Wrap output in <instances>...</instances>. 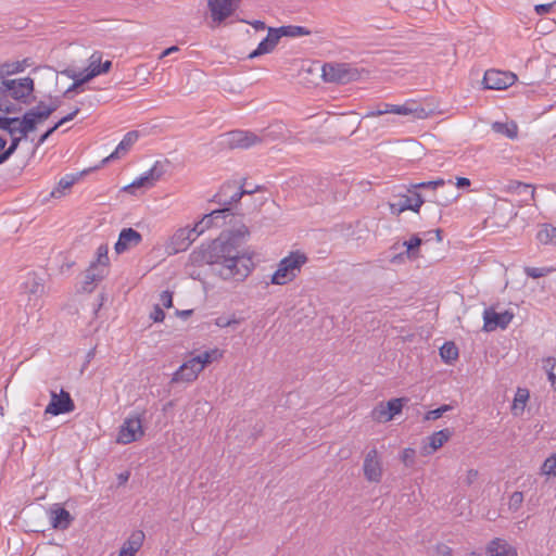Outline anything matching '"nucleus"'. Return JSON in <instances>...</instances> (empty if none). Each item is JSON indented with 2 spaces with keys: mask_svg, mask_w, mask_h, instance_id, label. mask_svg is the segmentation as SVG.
Instances as JSON below:
<instances>
[{
  "mask_svg": "<svg viewBox=\"0 0 556 556\" xmlns=\"http://www.w3.org/2000/svg\"><path fill=\"white\" fill-rule=\"evenodd\" d=\"M392 114L399 115H416L419 118H424L426 116V111L424 108L415 106L413 104L406 103L403 105L392 104V108L389 109Z\"/></svg>",
  "mask_w": 556,
  "mask_h": 556,
  "instance_id": "bb28decb",
  "label": "nucleus"
},
{
  "mask_svg": "<svg viewBox=\"0 0 556 556\" xmlns=\"http://www.w3.org/2000/svg\"><path fill=\"white\" fill-rule=\"evenodd\" d=\"M248 233V228L242 227L238 235H231L227 239L219 236L206 248H201L190 254V261L194 265L207 264L212 270L224 280L243 281L252 268L250 257H244L238 250L240 236Z\"/></svg>",
  "mask_w": 556,
  "mask_h": 556,
  "instance_id": "f257e3e1",
  "label": "nucleus"
},
{
  "mask_svg": "<svg viewBox=\"0 0 556 556\" xmlns=\"http://www.w3.org/2000/svg\"><path fill=\"white\" fill-rule=\"evenodd\" d=\"M364 477L368 482L379 483L383 476L382 459L376 447L370 448L363 463Z\"/></svg>",
  "mask_w": 556,
  "mask_h": 556,
  "instance_id": "6e6552de",
  "label": "nucleus"
},
{
  "mask_svg": "<svg viewBox=\"0 0 556 556\" xmlns=\"http://www.w3.org/2000/svg\"><path fill=\"white\" fill-rule=\"evenodd\" d=\"M144 533L141 530L132 531L129 538L124 542V546L135 555L141 548L144 541Z\"/></svg>",
  "mask_w": 556,
  "mask_h": 556,
  "instance_id": "cd10ccee",
  "label": "nucleus"
},
{
  "mask_svg": "<svg viewBox=\"0 0 556 556\" xmlns=\"http://www.w3.org/2000/svg\"><path fill=\"white\" fill-rule=\"evenodd\" d=\"M242 22L250 24L256 30H264L266 28V25L263 21L256 20L253 22H249V21L242 20Z\"/></svg>",
  "mask_w": 556,
  "mask_h": 556,
  "instance_id": "338daca9",
  "label": "nucleus"
},
{
  "mask_svg": "<svg viewBox=\"0 0 556 556\" xmlns=\"http://www.w3.org/2000/svg\"><path fill=\"white\" fill-rule=\"evenodd\" d=\"M445 181L443 179H437V180H430V181H422L416 185H413L414 188H432L435 189L438 187L444 186Z\"/></svg>",
  "mask_w": 556,
  "mask_h": 556,
  "instance_id": "864d4df0",
  "label": "nucleus"
},
{
  "mask_svg": "<svg viewBox=\"0 0 556 556\" xmlns=\"http://www.w3.org/2000/svg\"><path fill=\"white\" fill-rule=\"evenodd\" d=\"M79 113V108H76L74 111H72L71 113H68L67 115H65L64 117H62L55 125L56 127H60L62 125H64L65 123L74 119L77 114Z\"/></svg>",
  "mask_w": 556,
  "mask_h": 556,
  "instance_id": "0e129e2a",
  "label": "nucleus"
},
{
  "mask_svg": "<svg viewBox=\"0 0 556 556\" xmlns=\"http://www.w3.org/2000/svg\"><path fill=\"white\" fill-rule=\"evenodd\" d=\"M486 556H518L514 546L502 539L492 540L486 546Z\"/></svg>",
  "mask_w": 556,
  "mask_h": 556,
  "instance_id": "5701e85b",
  "label": "nucleus"
},
{
  "mask_svg": "<svg viewBox=\"0 0 556 556\" xmlns=\"http://www.w3.org/2000/svg\"><path fill=\"white\" fill-rule=\"evenodd\" d=\"M168 161H156L154 165L146 172L142 176L134 180L130 185L124 188L125 191H129L132 188L146 187L150 188L159 181L166 173Z\"/></svg>",
  "mask_w": 556,
  "mask_h": 556,
  "instance_id": "1a4fd4ad",
  "label": "nucleus"
},
{
  "mask_svg": "<svg viewBox=\"0 0 556 556\" xmlns=\"http://www.w3.org/2000/svg\"><path fill=\"white\" fill-rule=\"evenodd\" d=\"M102 59V54L100 52H93L89 58V65L86 71L100 70V61Z\"/></svg>",
  "mask_w": 556,
  "mask_h": 556,
  "instance_id": "603ef678",
  "label": "nucleus"
},
{
  "mask_svg": "<svg viewBox=\"0 0 556 556\" xmlns=\"http://www.w3.org/2000/svg\"><path fill=\"white\" fill-rule=\"evenodd\" d=\"M18 121H20L18 117L0 116V129H2V130L9 129L10 125L16 124Z\"/></svg>",
  "mask_w": 556,
  "mask_h": 556,
  "instance_id": "052dcab7",
  "label": "nucleus"
},
{
  "mask_svg": "<svg viewBox=\"0 0 556 556\" xmlns=\"http://www.w3.org/2000/svg\"><path fill=\"white\" fill-rule=\"evenodd\" d=\"M228 212H230V207H223L219 210H214L210 214L204 215V217L193 227L195 229V237H199L211 227H219V223L216 222V214H225Z\"/></svg>",
  "mask_w": 556,
  "mask_h": 556,
  "instance_id": "b1692460",
  "label": "nucleus"
},
{
  "mask_svg": "<svg viewBox=\"0 0 556 556\" xmlns=\"http://www.w3.org/2000/svg\"><path fill=\"white\" fill-rule=\"evenodd\" d=\"M388 415L386 406L382 403L372 410V418L379 422H387L391 420L392 418H389Z\"/></svg>",
  "mask_w": 556,
  "mask_h": 556,
  "instance_id": "de8ad7c7",
  "label": "nucleus"
},
{
  "mask_svg": "<svg viewBox=\"0 0 556 556\" xmlns=\"http://www.w3.org/2000/svg\"><path fill=\"white\" fill-rule=\"evenodd\" d=\"M60 99L55 98L53 99L45 110H39L42 116H45V119L49 118L52 113H54L58 108L60 106Z\"/></svg>",
  "mask_w": 556,
  "mask_h": 556,
  "instance_id": "8fccbe9b",
  "label": "nucleus"
},
{
  "mask_svg": "<svg viewBox=\"0 0 556 556\" xmlns=\"http://www.w3.org/2000/svg\"><path fill=\"white\" fill-rule=\"evenodd\" d=\"M190 233H195L194 228H180L172 237L170 242L167 247L169 253L176 254L186 251L189 245L198 238H190Z\"/></svg>",
  "mask_w": 556,
  "mask_h": 556,
  "instance_id": "f3484780",
  "label": "nucleus"
},
{
  "mask_svg": "<svg viewBox=\"0 0 556 556\" xmlns=\"http://www.w3.org/2000/svg\"><path fill=\"white\" fill-rule=\"evenodd\" d=\"M49 518L52 528L56 530H66L74 521L70 511L58 504L50 508Z\"/></svg>",
  "mask_w": 556,
  "mask_h": 556,
  "instance_id": "6ab92c4d",
  "label": "nucleus"
},
{
  "mask_svg": "<svg viewBox=\"0 0 556 556\" xmlns=\"http://www.w3.org/2000/svg\"><path fill=\"white\" fill-rule=\"evenodd\" d=\"M217 353L218 350L205 351L202 354L191 358L190 364L193 363V365L198 368L197 370L202 371L207 364L212 363L213 355H216Z\"/></svg>",
  "mask_w": 556,
  "mask_h": 556,
  "instance_id": "2f4dec72",
  "label": "nucleus"
},
{
  "mask_svg": "<svg viewBox=\"0 0 556 556\" xmlns=\"http://www.w3.org/2000/svg\"><path fill=\"white\" fill-rule=\"evenodd\" d=\"M278 33L281 37H301V36H308L312 34V31L303 26H296V25H287L278 27Z\"/></svg>",
  "mask_w": 556,
  "mask_h": 556,
  "instance_id": "c756f323",
  "label": "nucleus"
},
{
  "mask_svg": "<svg viewBox=\"0 0 556 556\" xmlns=\"http://www.w3.org/2000/svg\"><path fill=\"white\" fill-rule=\"evenodd\" d=\"M400 459L405 467H414L416 464V451L412 447L404 448L400 455Z\"/></svg>",
  "mask_w": 556,
  "mask_h": 556,
  "instance_id": "79ce46f5",
  "label": "nucleus"
},
{
  "mask_svg": "<svg viewBox=\"0 0 556 556\" xmlns=\"http://www.w3.org/2000/svg\"><path fill=\"white\" fill-rule=\"evenodd\" d=\"M241 0H208L207 5L214 22L222 23L240 5Z\"/></svg>",
  "mask_w": 556,
  "mask_h": 556,
  "instance_id": "9b49d317",
  "label": "nucleus"
},
{
  "mask_svg": "<svg viewBox=\"0 0 556 556\" xmlns=\"http://www.w3.org/2000/svg\"><path fill=\"white\" fill-rule=\"evenodd\" d=\"M83 84L79 81V79H75L74 83L64 91L63 96L67 99H71L73 96L72 93L76 90H78Z\"/></svg>",
  "mask_w": 556,
  "mask_h": 556,
  "instance_id": "e2e57ef3",
  "label": "nucleus"
},
{
  "mask_svg": "<svg viewBox=\"0 0 556 556\" xmlns=\"http://www.w3.org/2000/svg\"><path fill=\"white\" fill-rule=\"evenodd\" d=\"M541 473L548 477H556V453H553L544 460L541 467Z\"/></svg>",
  "mask_w": 556,
  "mask_h": 556,
  "instance_id": "a19ab883",
  "label": "nucleus"
},
{
  "mask_svg": "<svg viewBox=\"0 0 556 556\" xmlns=\"http://www.w3.org/2000/svg\"><path fill=\"white\" fill-rule=\"evenodd\" d=\"M22 138V136L12 137L10 146L7 149H3L0 153V165L5 163L15 153L21 143Z\"/></svg>",
  "mask_w": 556,
  "mask_h": 556,
  "instance_id": "ea45409f",
  "label": "nucleus"
},
{
  "mask_svg": "<svg viewBox=\"0 0 556 556\" xmlns=\"http://www.w3.org/2000/svg\"><path fill=\"white\" fill-rule=\"evenodd\" d=\"M307 262V256L302 252H291L283 257L271 275L270 282L273 285L283 286L293 281L301 273L302 266Z\"/></svg>",
  "mask_w": 556,
  "mask_h": 556,
  "instance_id": "20e7f679",
  "label": "nucleus"
},
{
  "mask_svg": "<svg viewBox=\"0 0 556 556\" xmlns=\"http://www.w3.org/2000/svg\"><path fill=\"white\" fill-rule=\"evenodd\" d=\"M75 409L74 401L68 392L61 390L60 394L51 391V400L45 409L46 415L58 416L71 413Z\"/></svg>",
  "mask_w": 556,
  "mask_h": 556,
  "instance_id": "9d476101",
  "label": "nucleus"
},
{
  "mask_svg": "<svg viewBox=\"0 0 556 556\" xmlns=\"http://www.w3.org/2000/svg\"><path fill=\"white\" fill-rule=\"evenodd\" d=\"M138 138H139L138 131H136V130L128 131L124 136L122 141L118 143V146L115 148V150L108 157H105L102 162L108 163L110 161L117 160V159L122 157L130 150V148L138 140Z\"/></svg>",
  "mask_w": 556,
  "mask_h": 556,
  "instance_id": "4be33fe9",
  "label": "nucleus"
},
{
  "mask_svg": "<svg viewBox=\"0 0 556 556\" xmlns=\"http://www.w3.org/2000/svg\"><path fill=\"white\" fill-rule=\"evenodd\" d=\"M419 236L424 239V242H428V241L432 240L433 238H435L437 242L442 241V230L439 228L435 230L424 231Z\"/></svg>",
  "mask_w": 556,
  "mask_h": 556,
  "instance_id": "3c124183",
  "label": "nucleus"
},
{
  "mask_svg": "<svg viewBox=\"0 0 556 556\" xmlns=\"http://www.w3.org/2000/svg\"><path fill=\"white\" fill-rule=\"evenodd\" d=\"M516 76L501 71H486L482 80L485 89L503 90L514 84Z\"/></svg>",
  "mask_w": 556,
  "mask_h": 556,
  "instance_id": "f8f14e48",
  "label": "nucleus"
},
{
  "mask_svg": "<svg viewBox=\"0 0 556 556\" xmlns=\"http://www.w3.org/2000/svg\"><path fill=\"white\" fill-rule=\"evenodd\" d=\"M144 434L142 421L139 415H131L124 419L119 427L117 442L129 444L137 441Z\"/></svg>",
  "mask_w": 556,
  "mask_h": 556,
  "instance_id": "0eeeda50",
  "label": "nucleus"
},
{
  "mask_svg": "<svg viewBox=\"0 0 556 556\" xmlns=\"http://www.w3.org/2000/svg\"><path fill=\"white\" fill-rule=\"evenodd\" d=\"M253 192V190L243 189L242 186L236 188L235 182H226L215 198H217L219 204L229 207L232 203L239 202L244 194H252Z\"/></svg>",
  "mask_w": 556,
  "mask_h": 556,
  "instance_id": "ddd939ff",
  "label": "nucleus"
},
{
  "mask_svg": "<svg viewBox=\"0 0 556 556\" xmlns=\"http://www.w3.org/2000/svg\"><path fill=\"white\" fill-rule=\"evenodd\" d=\"M405 402H407V399L404 397L392 399L388 401L384 405L387 413L389 414L388 417L393 418L395 415L400 414Z\"/></svg>",
  "mask_w": 556,
  "mask_h": 556,
  "instance_id": "4c0bfd02",
  "label": "nucleus"
},
{
  "mask_svg": "<svg viewBox=\"0 0 556 556\" xmlns=\"http://www.w3.org/2000/svg\"><path fill=\"white\" fill-rule=\"evenodd\" d=\"M25 62L26 60H24L23 62L16 61L12 63L5 62L3 64H0L1 77L3 78L5 75H12L24 71Z\"/></svg>",
  "mask_w": 556,
  "mask_h": 556,
  "instance_id": "e433bc0d",
  "label": "nucleus"
},
{
  "mask_svg": "<svg viewBox=\"0 0 556 556\" xmlns=\"http://www.w3.org/2000/svg\"><path fill=\"white\" fill-rule=\"evenodd\" d=\"M281 36L277 28L269 27L267 36L258 43L257 48L249 54V59H255L270 53L278 45Z\"/></svg>",
  "mask_w": 556,
  "mask_h": 556,
  "instance_id": "aec40b11",
  "label": "nucleus"
},
{
  "mask_svg": "<svg viewBox=\"0 0 556 556\" xmlns=\"http://www.w3.org/2000/svg\"><path fill=\"white\" fill-rule=\"evenodd\" d=\"M434 556H452V548L445 544H438Z\"/></svg>",
  "mask_w": 556,
  "mask_h": 556,
  "instance_id": "680f3d73",
  "label": "nucleus"
},
{
  "mask_svg": "<svg viewBox=\"0 0 556 556\" xmlns=\"http://www.w3.org/2000/svg\"><path fill=\"white\" fill-rule=\"evenodd\" d=\"M150 318L154 321V323H161L164 320L165 318V313L164 311L161 308V306L157 304V305H154L153 307V311L151 312L150 314Z\"/></svg>",
  "mask_w": 556,
  "mask_h": 556,
  "instance_id": "6e6d98bb",
  "label": "nucleus"
},
{
  "mask_svg": "<svg viewBox=\"0 0 556 556\" xmlns=\"http://www.w3.org/2000/svg\"><path fill=\"white\" fill-rule=\"evenodd\" d=\"M516 195H518L520 198L519 202L522 204H529V202L534 199V198H527V193L525 191H522V189L518 190Z\"/></svg>",
  "mask_w": 556,
  "mask_h": 556,
  "instance_id": "774afa93",
  "label": "nucleus"
},
{
  "mask_svg": "<svg viewBox=\"0 0 556 556\" xmlns=\"http://www.w3.org/2000/svg\"><path fill=\"white\" fill-rule=\"evenodd\" d=\"M237 324H239V320L236 319L235 317L227 318V317L220 316L215 319V325L219 328H226V327H230L231 325H237Z\"/></svg>",
  "mask_w": 556,
  "mask_h": 556,
  "instance_id": "5fc2aeb1",
  "label": "nucleus"
},
{
  "mask_svg": "<svg viewBox=\"0 0 556 556\" xmlns=\"http://www.w3.org/2000/svg\"><path fill=\"white\" fill-rule=\"evenodd\" d=\"M555 5H556V1L551 2V3L536 4L534 7V11L539 15H544V14L549 13Z\"/></svg>",
  "mask_w": 556,
  "mask_h": 556,
  "instance_id": "13d9d810",
  "label": "nucleus"
},
{
  "mask_svg": "<svg viewBox=\"0 0 556 556\" xmlns=\"http://www.w3.org/2000/svg\"><path fill=\"white\" fill-rule=\"evenodd\" d=\"M391 108H392V104H390V103L379 104L376 110L368 111L364 115L363 118L377 117V116L384 115V114H392V112L389 111V109H391Z\"/></svg>",
  "mask_w": 556,
  "mask_h": 556,
  "instance_id": "a18cd8bd",
  "label": "nucleus"
},
{
  "mask_svg": "<svg viewBox=\"0 0 556 556\" xmlns=\"http://www.w3.org/2000/svg\"><path fill=\"white\" fill-rule=\"evenodd\" d=\"M424 243V239L419 235H414L409 240L404 241L403 245L406 247V255L410 260L419 257V249Z\"/></svg>",
  "mask_w": 556,
  "mask_h": 556,
  "instance_id": "c85d7f7f",
  "label": "nucleus"
},
{
  "mask_svg": "<svg viewBox=\"0 0 556 556\" xmlns=\"http://www.w3.org/2000/svg\"><path fill=\"white\" fill-rule=\"evenodd\" d=\"M536 239L542 244H556V227L545 225V227L538 232Z\"/></svg>",
  "mask_w": 556,
  "mask_h": 556,
  "instance_id": "f704fd0d",
  "label": "nucleus"
},
{
  "mask_svg": "<svg viewBox=\"0 0 556 556\" xmlns=\"http://www.w3.org/2000/svg\"><path fill=\"white\" fill-rule=\"evenodd\" d=\"M5 86L12 99L24 104L31 103V93L35 86L33 78L5 79Z\"/></svg>",
  "mask_w": 556,
  "mask_h": 556,
  "instance_id": "39448f33",
  "label": "nucleus"
},
{
  "mask_svg": "<svg viewBox=\"0 0 556 556\" xmlns=\"http://www.w3.org/2000/svg\"><path fill=\"white\" fill-rule=\"evenodd\" d=\"M160 301L162 305L166 308H169L173 306V293L168 290L163 291L160 294Z\"/></svg>",
  "mask_w": 556,
  "mask_h": 556,
  "instance_id": "4d7b16f0",
  "label": "nucleus"
},
{
  "mask_svg": "<svg viewBox=\"0 0 556 556\" xmlns=\"http://www.w3.org/2000/svg\"><path fill=\"white\" fill-rule=\"evenodd\" d=\"M142 241L140 232L134 228H123L119 232L117 242L114 245V250L117 254H122L131 248L139 245Z\"/></svg>",
  "mask_w": 556,
  "mask_h": 556,
  "instance_id": "a211bd4d",
  "label": "nucleus"
},
{
  "mask_svg": "<svg viewBox=\"0 0 556 556\" xmlns=\"http://www.w3.org/2000/svg\"><path fill=\"white\" fill-rule=\"evenodd\" d=\"M59 127L54 124L51 128H49L46 132H43L37 142V147L41 146Z\"/></svg>",
  "mask_w": 556,
  "mask_h": 556,
  "instance_id": "69168bd1",
  "label": "nucleus"
},
{
  "mask_svg": "<svg viewBox=\"0 0 556 556\" xmlns=\"http://www.w3.org/2000/svg\"><path fill=\"white\" fill-rule=\"evenodd\" d=\"M282 136V126H269L260 132L250 130H231L220 136L219 144L227 149H249L256 144L275 141Z\"/></svg>",
  "mask_w": 556,
  "mask_h": 556,
  "instance_id": "f03ea898",
  "label": "nucleus"
},
{
  "mask_svg": "<svg viewBox=\"0 0 556 556\" xmlns=\"http://www.w3.org/2000/svg\"><path fill=\"white\" fill-rule=\"evenodd\" d=\"M440 355L446 363H451L458 357V349L453 342H445L440 348Z\"/></svg>",
  "mask_w": 556,
  "mask_h": 556,
  "instance_id": "72a5a7b5",
  "label": "nucleus"
},
{
  "mask_svg": "<svg viewBox=\"0 0 556 556\" xmlns=\"http://www.w3.org/2000/svg\"><path fill=\"white\" fill-rule=\"evenodd\" d=\"M453 407L451 405L444 404L435 409L429 410L424 416V420H437L441 418L446 412L451 410Z\"/></svg>",
  "mask_w": 556,
  "mask_h": 556,
  "instance_id": "37998d69",
  "label": "nucleus"
},
{
  "mask_svg": "<svg viewBox=\"0 0 556 556\" xmlns=\"http://www.w3.org/2000/svg\"><path fill=\"white\" fill-rule=\"evenodd\" d=\"M528 399H529V391L527 389L519 388L516 392V395L514 399V405H513L515 415H517V409H520V412H523Z\"/></svg>",
  "mask_w": 556,
  "mask_h": 556,
  "instance_id": "58836bf2",
  "label": "nucleus"
},
{
  "mask_svg": "<svg viewBox=\"0 0 556 556\" xmlns=\"http://www.w3.org/2000/svg\"><path fill=\"white\" fill-rule=\"evenodd\" d=\"M514 314L505 311L503 313H496L493 308H486L483 312V330L490 332L497 328L505 329L511 321Z\"/></svg>",
  "mask_w": 556,
  "mask_h": 556,
  "instance_id": "4468645a",
  "label": "nucleus"
},
{
  "mask_svg": "<svg viewBox=\"0 0 556 556\" xmlns=\"http://www.w3.org/2000/svg\"><path fill=\"white\" fill-rule=\"evenodd\" d=\"M45 119V116L41 115L39 110H28L23 115L22 119H20L17 123L18 125V132L22 135V137H27V135L31 131H34L37 127V124L42 123Z\"/></svg>",
  "mask_w": 556,
  "mask_h": 556,
  "instance_id": "412c9836",
  "label": "nucleus"
},
{
  "mask_svg": "<svg viewBox=\"0 0 556 556\" xmlns=\"http://www.w3.org/2000/svg\"><path fill=\"white\" fill-rule=\"evenodd\" d=\"M198 368L193 365V363L190 364V359L186 363H184L173 375L172 381L173 382H191L194 379H197L200 371L197 370Z\"/></svg>",
  "mask_w": 556,
  "mask_h": 556,
  "instance_id": "393cba45",
  "label": "nucleus"
},
{
  "mask_svg": "<svg viewBox=\"0 0 556 556\" xmlns=\"http://www.w3.org/2000/svg\"><path fill=\"white\" fill-rule=\"evenodd\" d=\"M356 75V71L344 63H327L323 66V78L328 83L348 84L354 80Z\"/></svg>",
  "mask_w": 556,
  "mask_h": 556,
  "instance_id": "423d86ee",
  "label": "nucleus"
},
{
  "mask_svg": "<svg viewBox=\"0 0 556 556\" xmlns=\"http://www.w3.org/2000/svg\"><path fill=\"white\" fill-rule=\"evenodd\" d=\"M422 204L424 199L421 194L414 191L410 195H402L399 201L389 203V206L391 214L400 215L406 210L418 213Z\"/></svg>",
  "mask_w": 556,
  "mask_h": 556,
  "instance_id": "2eb2a0df",
  "label": "nucleus"
},
{
  "mask_svg": "<svg viewBox=\"0 0 556 556\" xmlns=\"http://www.w3.org/2000/svg\"><path fill=\"white\" fill-rule=\"evenodd\" d=\"M453 435V430L445 428L433 432L422 441L420 453L424 456L431 455L442 447Z\"/></svg>",
  "mask_w": 556,
  "mask_h": 556,
  "instance_id": "dca6fc26",
  "label": "nucleus"
},
{
  "mask_svg": "<svg viewBox=\"0 0 556 556\" xmlns=\"http://www.w3.org/2000/svg\"><path fill=\"white\" fill-rule=\"evenodd\" d=\"M99 75V71H86V74L79 73L77 79L84 85Z\"/></svg>",
  "mask_w": 556,
  "mask_h": 556,
  "instance_id": "bf43d9fd",
  "label": "nucleus"
},
{
  "mask_svg": "<svg viewBox=\"0 0 556 556\" xmlns=\"http://www.w3.org/2000/svg\"><path fill=\"white\" fill-rule=\"evenodd\" d=\"M491 129L509 139H516L518 136V126L515 122H494L491 124Z\"/></svg>",
  "mask_w": 556,
  "mask_h": 556,
  "instance_id": "a878e982",
  "label": "nucleus"
},
{
  "mask_svg": "<svg viewBox=\"0 0 556 556\" xmlns=\"http://www.w3.org/2000/svg\"><path fill=\"white\" fill-rule=\"evenodd\" d=\"M522 502H523L522 492L516 491L509 497L508 507L510 510L517 511L521 507Z\"/></svg>",
  "mask_w": 556,
  "mask_h": 556,
  "instance_id": "49530a36",
  "label": "nucleus"
},
{
  "mask_svg": "<svg viewBox=\"0 0 556 556\" xmlns=\"http://www.w3.org/2000/svg\"><path fill=\"white\" fill-rule=\"evenodd\" d=\"M551 271H552V268H548V267H530V266L525 267L526 275L531 278H541V277L546 276Z\"/></svg>",
  "mask_w": 556,
  "mask_h": 556,
  "instance_id": "c03bdc74",
  "label": "nucleus"
},
{
  "mask_svg": "<svg viewBox=\"0 0 556 556\" xmlns=\"http://www.w3.org/2000/svg\"><path fill=\"white\" fill-rule=\"evenodd\" d=\"M96 255L97 258L90 263L89 267L84 274V280L81 282V290L84 292H92L96 283L103 280L108 274V268L110 265L108 244L99 245Z\"/></svg>",
  "mask_w": 556,
  "mask_h": 556,
  "instance_id": "7ed1b4c3",
  "label": "nucleus"
},
{
  "mask_svg": "<svg viewBox=\"0 0 556 556\" xmlns=\"http://www.w3.org/2000/svg\"><path fill=\"white\" fill-rule=\"evenodd\" d=\"M546 366H549L547 369L548 380L551 381L554 391H556V358H547Z\"/></svg>",
  "mask_w": 556,
  "mask_h": 556,
  "instance_id": "09e8293b",
  "label": "nucleus"
},
{
  "mask_svg": "<svg viewBox=\"0 0 556 556\" xmlns=\"http://www.w3.org/2000/svg\"><path fill=\"white\" fill-rule=\"evenodd\" d=\"M24 289L29 294L38 295L43 292L45 286L42 280L33 274L29 275L27 280L24 282Z\"/></svg>",
  "mask_w": 556,
  "mask_h": 556,
  "instance_id": "7c9ffc66",
  "label": "nucleus"
},
{
  "mask_svg": "<svg viewBox=\"0 0 556 556\" xmlns=\"http://www.w3.org/2000/svg\"><path fill=\"white\" fill-rule=\"evenodd\" d=\"M525 191L527 193V198H534V194H535V189L533 186L529 185V184H523V182H520V181H510L508 185H507V191L513 193V194H516L518 190H521Z\"/></svg>",
  "mask_w": 556,
  "mask_h": 556,
  "instance_id": "c9c22d12",
  "label": "nucleus"
},
{
  "mask_svg": "<svg viewBox=\"0 0 556 556\" xmlns=\"http://www.w3.org/2000/svg\"><path fill=\"white\" fill-rule=\"evenodd\" d=\"M76 181V177L72 175H66L62 177L58 184V186L52 190L51 197L60 198L64 194L65 190L70 189Z\"/></svg>",
  "mask_w": 556,
  "mask_h": 556,
  "instance_id": "473e14b6",
  "label": "nucleus"
}]
</instances>
